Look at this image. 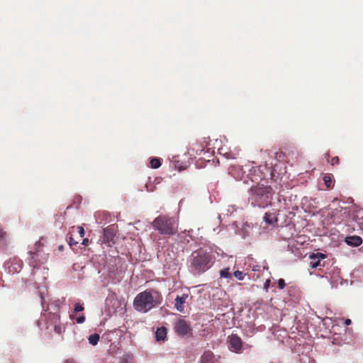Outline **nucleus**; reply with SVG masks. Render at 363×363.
I'll return each instance as SVG.
<instances>
[{
	"instance_id": "obj_1",
	"label": "nucleus",
	"mask_w": 363,
	"mask_h": 363,
	"mask_svg": "<svg viewBox=\"0 0 363 363\" xmlns=\"http://www.w3.org/2000/svg\"><path fill=\"white\" fill-rule=\"evenodd\" d=\"M189 269L194 274H201L208 270L214 263V256L210 251L200 247L191 252L188 258Z\"/></svg>"
},
{
	"instance_id": "obj_2",
	"label": "nucleus",
	"mask_w": 363,
	"mask_h": 363,
	"mask_svg": "<svg viewBox=\"0 0 363 363\" xmlns=\"http://www.w3.org/2000/svg\"><path fill=\"white\" fill-rule=\"evenodd\" d=\"M162 296L158 291L149 289L139 293L133 300V308L140 313H147L160 306L162 302Z\"/></svg>"
},
{
	"instance_id": "obj_3",
	"label": "nucleus",
	"mask_w": 363,
	"mask_h": 363,
	"mask_svg": "<svg viewBox=\"0 0 363 363\" xmlns=\"http://www.w3.org/2000/svg\"><path fill=\"white\" fill-rule=\"evenodd\" d=\"M272 189L269 186L257 184L250 188L249 201L254 207L264 208L271 203Z\"/></svg>"
},
{
	"instance_id": "obj_4",
	"label": "nucleus",
	"mask_w": 363,
	"mask_h": 363,
	"mask_svg": "<svg viewBox=\"0 0 363 363\" xmlns=\"http://www.w3.org/2000/svg\"><path fill=\"white\" fill-rule=\"evenodd\" d=\"M152 227L158 230L160 234L165 236H172L178 232V223L174 217L167 215H160L156 217L152 223Z\"/></svg>"
},
{
	"instance_id": "obj_5",
	"label": "nucleus",
	"mask_w": 363,
	"mask_h": 363,
	"mask_svg": "<svg viewBox=\"0 0 363 363\" xmlns=\"http://www.w3.org/2000/svg\"><path fill=\"white\" fill-rule=\"evenodd\" d=\"M47 330H54L57 334H61L63 328L60 323V316L57 313H48L43 315Z\"/></svg>"
},
{
	"instance_id": "obj_6",
	"label": "nucleus",
	"mask_w": 363,
	"mask_h": 363,
	"mask_svg": "<svg viewBox=\"0 0 363 363\" xmlns=\"http://www.w3.org/2000/svg\"><path fill=\"white\" fill-rule=\"evenodd\" d=\"M40 246L41 242L40 240H39L35 243V251H30L29 252L28 262L33 267H39L42 263H43L44 259H45V258L43 257L40 254Z\"/></svg>"
},
{
	"instance_id": "obj_7",
	"label": "nucleus",
	"mask_w": 363,
	"mask_h": 363,
	"mask_svg": "<svg viewBox=\"0 0 363 363\" xmlns=\"http://www.w3.org/2000/svg\"><path fill=\"white\" fill-rule=\"evenodd\" d=\"M174 329L175 333L182 337L191 334L192 331L189 323L184 319L178 320L174 323Z\"/></svg>"
},
{
	"instance_id": "obj_8",
	"label": "nucleus",
	"mask_w": 363,
	"mask_h": 363,
	"mask_svg": "<svg viewBox=\"0 0 363 363\" xmlns=\"http://www.w3.org/2000/svg\"><path fill=\"white\" fill-rule=\"evenodd\" d=\"M326 258V255L321 252L312 253L309 256V259H311L310 266L313 269H320L325 266V263L322 262V261Z\"/></svg>"
},
{
	"instance_id": "obj_9",
	"label": "nucleus",
	"mask_w": 363,
	"mask_h": 363,
	"mask_svg": "<svg viewBox=\"0 0 363 363\" xmlns=\"http://www.w3.org/2000/svg\"><path fill=\"white\" fill-rule=\"evenodd\" d=\"M230 349L236 353H239L242 349V341L236 334L231 335L228 337Z\"/></svg>"
},
{
	"instance_id": "obj_10",
	"label": "nucleus",
	"mask_w": 363,
	"mask_h": 363,
	"mask_svg": "<svg viewBox=\"0 0 363 363\" xmlns=\"http://www.w3.org/2000/svg\"><path fill=\"white\" fill-rule=\"evenodd\" d=\"M115 236L116 233L114 227L113 225H109L104 230L103 241L110 245L111 243L114 242Z\"/></svg>"
},
{
	"instance_id": "obj_11",
	"label": "nucleus",
	"mask_w": 363,
	"mask_h": 363,
	"mask_svg": "<svg viewBox=\"0 0 363 363\" xmlns=\"http://www.w3.org/2000/svg\"><path fill=\"white\" fill-rule=\"evenodd\" d=\"M189 295L187 294H183L181 296H177L175 298L174 308L179 312L184 311V304L188 298Z\"/></svg>"
},
{
	"instance_id": "obj_12",
	"label": "nucleus",
	"mask_w": 363,
	"mask_h": 363,
	"mask_svg": "<svg viewBox=\"0 0 363 363\" xmlns=\"http://www.w3.org/2000/svg\"><path fill=\"white\" fill-rule=\"evenodd\" d=\"M345 242L349 245L357 247L362 244V240L359 236L354 235L347 237Z\"/></svg>"
},
{
	"instance_id": "obj_13",
	"label": "nucleus",
	"mask_w": 363,
	"mask_h": 363,
	"mask_svg": "<svg viewBox=\"0 0 363 363\" xmlns=\"http://www.w3.org/2000/svg\"><path fill=\"white\" fill-rule=\"evenodd\" d=\"M167 337V329L164 327L157 328L155 332V338L157 341H164Z\"/></svg>"
},
{
	"instance_id": "obj_14",
	"label": "nucleus",
	"mask_w": 363,
	"mask_h": 363,
	"mask_svg": "<svg viewBox=\"0 0 363 363\" xmlns=\"http://www.w3.org/2000/svg\"><path fill=\"white\" fill-rule=\"evenodd\" d=\"M264 220L269 225H273L277 223L278 220L277 216L274 213L267 212L264 216Z\"/></svg>"
},
{
	"instance_id": "obj_15",
	"label": "nucleus",
	"mask_w": 363,
	"mask_h": 363,
	"mask_svg": "<svg viewBox=\"0 0 363 363\" xmlns=\"http://www.w3.org/2000/svg\"><path fill=\"white\" fill-rule=\"evenodd\" d=\"M323 179L324 184H325L327 188L330 189L333 186V182L331 174H325Z\"/></svg>"
},
{
	"instance_id": "obj_16",
	"label": "nucleus",
	"mask_w": 363,
	"mask_h": 363,
	"mask_svg": "<svg viewBox=\"0 0 363 363\" xmlns=\"http://www.w3.org/2000/svg\"><path fill=\"white\" fill-rule=\"evenodd\" d=\"M213 355L211 352H206L201 357V361L203 363H208V362H211L213 359Z\"/></svg>"
},
{
	"instance_id": "obj_17",
	"label": "nucleus",
	"mask_w": 363,
	"mask_h": 363,
	"mask_svg": "<svg viewBox=\"0 0 363 363\" xmlns=\"http://www.w3.org/2000/svg\"><path fill=\"white\" fill-rule=\"evenodd\" d=\"M99 335L94 333L89 337V342L92 345H96L99 340Z\"/></svg>"
},
{
	"instance_id": "obj_18",
	"label": "nucleus",
	"mask_w": 363,
	"mask_h": 363,
	"mask_svg": "<svg viewBox=\"0 0 363 363\" xmlns=\"http://www.w3.org/2000/svg\"><path fill=\"white\" fill-rule=\"evenodd\" d=\"M150 166L153 169H157L161 166V162L159 158H152L150 160Z\"/></svg>"
},
{
	"instance_id": "obj_19",
	"label": "nucleus",
	"mask_w": 363,
	"mask_h": 363,
	"mask_svg": "<svg viewBox=\"0 0 363 363\" xmlns=\"http://www.w3.org/2000/svg\"><path fill=\"white\" fill-rule=\"evenodd\" d=\"M220 277L221 278L231 277V273L230 272V269L228 267V268H225V269L220 270Z\"/></svg>"
},
{
	"instance_id": "obj_20",
	"label": "nucleus",
	"mask_w": 363,
	"mask_h": 363,
	"mask_svg": "<svg viewBox=\"0 0 363 363\" xmlns=\"http://www.w3.org/2000/svg\"><path fill=\"white\" fill-rule=\"evenodd\" d=\"M325 157L327 159V161L331 164V165L335 164H340V159L337 156L333 157L331 158V160L329 159V154L327 153L325 155Z\"/></svg>"
},
{
	"instance_id": "obj_21",
	"label": "nucleus",
	"mask_w": 363,
	"mask_h": 363,
	"mask_svg": "<svg viewBox=\"0 0 363 363\" xmlns=\"http://www.w3.org/2000/svg\"><path fill=\"white\" fill-rule=\"evenodd\" d=\"M225 156L228 159H235L238 156V150L235 152L229 151L225 153Z\"/></svg>"
},
{
	"instance_id": "obj_22",
	"label": "nucleus",
	"mask_w": 363,
	"mask_h": 363,
	"mask_svg": "<svg viewBox=\"0 0 363 363\" xmlns=\"http://www.w3.org/2000/svg\"><path fill=\"white\" fill-rule=\"evenodd\" d=\"M233 275L238 280H243L245 277V275H246V274L243 273L241 271L237 270V271L234 272Z\"/></svg>"
},
{
	"instance_id": "obj_23",
	"label": "nucleus",
	"mask_w": 363,
	"mask_h": 363,
	"mask_svg": "<svg viewBox=\"0 0 363 363\" xmlns=\"http://www.w3.org/2000/svg\"><path fill=\"white\" fill-rule=\"evenodd\" d=\"M236 170H237V169H233L232 172H231V174L234 177H237L238 178H239L240 180H243L244 182H247V181L245 179L244 172H242V174L240 175V174L236 175V173H235Z\"/></svg>"
},
{
	"instance_id": "obj_24",
	"label": "nucleus",
	"mask_w": 363,
	"mask_h": 363,
	"mask_svg": "<svg viewBox=\"0 0 363 363\" xmlns=\"http://www.w3.org/2000/svg\"><path fill=\"white\" fill-rule=\"evenodd\" d=\"M77 232L80 236V238H83L85 235L84 229L82 226L77 227Z\"/></svg>"
},
{
	"instance_id": "obj_25",
	"label": "nucleus",
	"mask_w": 363,
	"mask_h": 363,
	"mask_svg": "<svg viewBox=\"0 0 363 363\" xmlns=\"http://www.w3.org/2000/svg\"><path fill=\"white\" fill-rule=\"evenodd\" d=\"M285 286H286V283H285L284 279H279L278 280V287H279L280 289H283Z\"/></svg>"
},
{
	"instance_id": "obj_26",
	"label": "nucleus",
	"mask_w": 363,
	"mask_h": 363,
	"mask_svg": "<svg viewBox=\"0 0 363 363\" xmlns=\"http://www.w3.org/2000/svg\"><path fill=\"white\" fill-rule=\"evenodd\" d=\"M84 310V307L82 304L77 303L74 305V311L75 312H80Z\"/></svg>"
},
{
	"instance_id": "obj_27",
	"label": "nucleus",
	"mask_w": 363,
	"mask_h": 363,
	"mask_svg": "<svg viewBox=\"0 0 363 363\" xmlns=\"http://www.w3.org/2000/svg\"><path fill=\"white\" fill-rule=\"evenodd\" d=\"M6 238V233L3 230L2 228H0V239L4 240Z\"/></svg>"
},
{
	"instance_id": "obj_28",
	"label": "nucleus",
	"mask_w": 363,
	"mask_h": 363,
	"mask_svg": "<svg viewBox=\"0 0 363 363\" xmlns=\"http://www.w3.org/2000/svg\"><path fill=\"white\" fill-rule=\"evenodd\" d=\"M69 243L71 246L76 245L78 243V241L75 240L72 236L69 237Z\"/></svg>"
},
{
	"instance_id": "obj_29",
	"label": "nucleus",
	"mask_w": 363,
	"mask_h": 363,
	"mask_svg": "<svg viewBox=\"0 0 363 363\" xmlns=\"http://www.w3.org/2000/svg\"><path fill=\"white\" fill-rule=\"evenodd\" d=\"M76 320L77 323H82L85 320V317L84 315L79 316L77 318Z\"/></svg>"
},
{
	"instance_id": "obj_30",
	"label": "nucleus",
	"mask_w": 363,
	"mask_h": 363,
	"mask_svg": "<svg viewBox=\"0 0 363 363\" xmlns=\"http://www.w3.org/2000/svg\"><path fill=\"white\" fill-rule=\"evenodd\" d=\"M269 284H270V280L269 279H267L265 283L264 284V289L267 291L269 287Z\"/></svg>"
},
{
	"instance_id": "obj_31",
	"label": "nucleus",
	"mask_w": 363,
	"mask_h": 363,
	"mask_svg": "<svg viewBox=\"0 0 363 363\" xmlns=\"http://www.w3.org/2000/svg\"><path fill=\"white\" fill-rule=\"evenodd\" d=\"M113 333H114V331H111V332H108V333H106L104 334V336H106V338H107L109 341H111V340L110 339V335H111V334H113Z\"/></svg>"
},
{
	"instance_id": "obj_32",
	"label": "nucleus",
	"mask_w": 363,
	"mask_h": 363,
	"mask_svg": "<svg viewBox=\"0 0 363 363\" xmlns=\"http://www.w3.org/2000/svg\"><path fill=\"white\" fill-rule=\"evenodd\" d=\"M40 298H41V304H42V306L43 308H45V299L43 296V295L41 294L40 295Z\"/></svg>"
},
{
	"instance_id": "obj_33",
	"label": "nucleus",
	"mask_w": 363,
	"mask_h": 363,
	"mask_svg": "<svg viewBox=\"0 0 363 363\" xmlns=\"http://www.w3.org/2000/svg\"><path fill=\"white\" fill-rule=\"evenodd\" d=\"M89 243V239L88 238H84L82 240V245L86 246Z\"/></svg>"
},
{
	"instance_id": "obj_34",
	"label": "nucleus",
	"mask_w": 363,
	"mask_h": 363,
	"mask_svg": "<svg viewBox=\"0 0 363 363\" xmlns=\"http://www.w3.org/2000/svg\"><path fill=\"white\" fill-rule=\"evenodd\" d=\"M351 323H352V321H351V320H350V319H349V318H347V319H346V320H345V324L346 325H350V324H351Z\"/></svg>"
},
{
	"instance_id": "obj_35",
	"label": "nucleus",
	"mask_w": 363,
	"mask_h": 363,
	"mask_svg": "<svg viewBox=\"0 0 363 363\" xmlns=\"http://www.w3.org/2000/svg\"><path fill=\"white\" fill-rule=\"evenodd\" d=\"M65 363H77L74 359H67Z\"/></svg>"
},
{
	"instance_id": "obj_36",
	"label": "nucleus",
	"mask_w": 363,
	"mask_h": 363,
	"mask_svg": "<svg viewBox=\"0 0 363 363\" xmlns=\"http://www.w3.org/2000/svg\"><path fill=\"white\" fill-rule=\"evenodd\" d=\"M257 267H258V265H256L255 267H253V271L257 270Z\"/></svg>"
},
{
	"instance_id": "obj_37",
	"label": "nucleus",
	"mask_w": 363,
	"mask_h": 363,
	"mask_svg": "<svg viewBox=\"0 0 363 363\" xmlns=\"http://www.w3.org/2000/svg\"><path fill=\"white\" fill-rule=\"evenodd\" d=\"M257 267H258V265H256L255 267H253V271L257 270Z\"/></svg>"
},
{
	"instance_id": "obj_38",
	"label": "nucleus",
	"mask_w": 363,
	"mask_h": 363,
	"mask_svg": "<svg viewBox=\"0 0 363 363\" xmlns=\"http://www.w3.org/2000/svg\"><path fill=\"white\" fill-rule=\"evenodd\" d=\"M257 267H258V265H256L255 267H253V271L257 270Z\"/></svg>"
},
{
	"instance_id": "obj_39",
	"label": "nucleus",
	"mask_w": 363,
	"mask_h": 363,
	"mask_svg": "<svg viewBox=\"0 0 363 363\" xmlns=\"http://www.w3.org/2000/svg\"><path fill=\"white\" fill-rule=\"evenodd\" d=\"M257 267H258V265H256L255 267H253V271L257 270Z\"/></svg>"
},
{
	"instance_id": "obj_40",
	"label": "nucleus",
	"mask_w": 363,
	"mask_h": 363,
	"mask_svg": "<svg viewBox=\"0 0 363 363\" xmlns=\"http://www.w3.org/2000/svg\"><path fill=\"white\" fill-rule=\"evenodd\" d=\"M14 269H15V272H18V269H17L16 267H14Z\"/></svg>"
}]
</instances>
